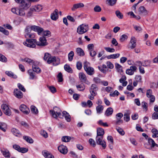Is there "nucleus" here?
<instances>
[{
	"instance_id": "nucleus-1",
	"label": "nucleus",
	"mask_w": 158,
	"mask_h": 158,
	"mask_svg": "<svg viewBox=\"0 0 158 158\" xmlns=\"http://www.w3.org/2000/svg\"><path fill=\"white\" fill-rule=\"evenodd\" d=\"M39 40L40 41L37 42L35 39H27L26 41L23 42V44L25 46L31 48H35L36 45L39 46H44L47 45L46 40L44 36L40 37Z\"/></svg>"
},
{
	"instance_id": "nucleus-2",
	"label": "nucleus",
	"mask_w": 158,
	"mask_h": 158,
	"mask_svg": "<svg viewBox=\"0 0 158 158\" xmlns=\"http://www.w3.org/2000/svg\"><path fill=\"white\" fill-rule=\"evenodd\" d=\"M61 111L60 109L56 106L54 107L53 110H50V113L52 114V116L56 118H57L58 116L59 118H62L64 117L65 119L68 122H70L71 120L70 118V116L67 112L66 111H63L62 112L63 115H61Z\"/></svg>"
},
{
	"instance_id": "nucleus-3",
	"label": "nucleus",
	"mask_w": 158,
	"mask_h": 158,
	"mask_svg": "<svg viewBox=\"0 0 158 158\" xmlns=\"http://www.w3.org/2000/svg\"><path fill=\"white\" fill-rule=\"evenodd\" d=\"M44 59L48 64H52L53 66H56L60 63L59 60L54 56H51L48 53L44 54Z\"/></svg>"
},
{
	"instance_id": "nucleus-4",
	"label": "nucleus",
	"mask_w": 158,
	"mask_h": 158,
	"mask_svg": "<svg viewBox=\"0 0 158 158\" xmlns=\"http://www.w3.org/2000/svg\"><path fill=\"white\" fill-rule=\"evenodd\" d=\"M98 90V88L95 84H92L89 88V92L90 95L88 96V98L91 100L94 98V96L97 94V91Z\"/></svg>"
},
{
	"instance_id": "nucleus-5",
	"label": "nucleus",
	"mask_w": 158,
	"mask_h": 158,
	"mask_svg": "<svg viewBox=\"0 0 158 158\" xmlns=\"http://www.w3.org/2000/svg\"><path fill=\"white\" fill-rule=\"evenodd\" d=\"M88 24H82L79 25L77 29V32L79 34L82 35L87 32L89 30Z\"/></svg>"
},
{
	"instance_id": "nucleus-6",
	"label": "nucleus",
	"mask_w": 158,
	"mask_h": 158,
	"mask_svg": "<svg viewBox=\"0 0 158 158\" xmlns=\"http://www.w3.org/2000/svg\"><path fill=\"white\" fill-rule=\"evenodd\" d=\"M11 11L13 13L21 16H24L25 15V13L23 8L14 7L11 9Z\"/></svg>"
},
{
	"instance_id": "nucleus-7",
	"label": "nucleus",
	"mask_w": 158,
	"mask_h": 158,
	"mask_svg": "<svg viewBox=\"0 0 158 158\" xmlns=\"http://www.w3.org/2000/svg\"><path fill=\"white\" fill-rule=\"evenodd\" d=\"M103 137L96 136V143L101 145L104 149L106 148V142L103 139Z\"/></svg>"
},
{
	"instance_id": "nucleus-8",
	"label": "nucleus",
	"mask_w": 158,
	"mask_h": 158,
	"mask_svg": "<svg viewBox=\"0 0 158 158\" xmlns=\"http://www.w3.org/2000/svg\"><path fill=\"white\" fill-rule=\"evenodd\" d=\"M21 60L22 61L27 62L30 64H32V69H40L37 65L34 64V61L31 59L26 57L24 59H22Z\"/></svg>"
},
{
	"instance_id": "nucleus-9",
	"label": "nucleus",
	"mask_w": 158,
	"mask_h": 158,
	"mask_svg": "<svg viewBox=\"0 0 158 158\" xmlns=\"http://www.w3.org/2000/svg\"><path fill=\"white\" fill-rule=\"evenodd\" d=\"M31 27L28 26L26 27L25 29V36L26 38H34L35 37V35L33 34H31V31H32Z\"/></svg>"
},
{
	"instance_id": "nucleus-10",
	"label": "nucleus",
	"mask_w": 158,
	"mask_h": 158,
	"mask_svg": "<svg viewBox=\"0 0 158 158\" xmlns=\"http://www.w3.org/2000/svg\"><path fill=\"white\" fill-rule=\"evenodd\" d=\"M136 40L135 38L132 37L130 43L127 46L128 48L130 50L134 49L136 46Z\"/></svg>"
},
{
	"instance_id": "nucleus-11",
	"label": "nucleus",
	"mask_w": 158,
	"mask_h": 158,
	"mask_svg": "<svg viewBox=\"0 0 158 158\" xmlns=\"http://www.w3.org/2000/svg\"><path fill=\"white\" fill-rule=\"evenodd\" d=\"M1 109L3 113L6 115L10 116L11 115L10 110L8 105L6 104H3L1 106Z\"/></svg>"
},
{
	"instance_id": "nucleus-12",
	"label": "nucleus",
	"mask_w": 158,
	"mask_h": 158,
	"mask_svg": "<svg viewBox=\"0 0 158 158\" xmlns=\"http://www.w3.org/2000/svg\"><path fill=\"white\" fill-rule=\"evenodd\" d=\"M13 147L15 150L22 153L26 152L28 151V150L26 148H20L19 145L17 144L14 145Z\"/></svg>"
},
{
	"instance_id": "nucleus-13",
	"label": "nucleus",
	"mask_w": 158,
	"mask_h": 158,
	"mask_svg": "<svg viewBox=\"0 0 158 158\" xmlns=\"http://www.w3.org/2000/svg\"><path fill=\"white\" fill-rule=\"evenodd\" d=\"M20 110L24 114H28L30 112V110L25 105L22 104L20 105L19 107Z\"/></svg>"
},
{
	"instance_id": "nucleus-14",
	"label": "nucleus",
	"mask_w": 158,
	"mask_h": 158,
	"mask_svg": "<svg viewBox=\"0 0 158 158\" xmlns=\"http://www.w3.org/2000/svg\"><path fill=\"white\" fill-rule=\"evenodd\" d=\"M31 27L32 30L35 31L37 32L39 35H40L43 31V28L39 26L33 25L31 26Z\"/></svg>"
},
{
	"instance_id": "nucleus-15",
	"label": "nucleus",
	"mask_w": 158,
	"mask_h": 158,
	"mask_svg": "<svg viewBox=\"0 0 158 158\" xmlns=\"http://www.w3.org/2000/svg\"><path fill=\"white\" fill-rule=\"evenodd\" d=\"M20 4V7H22L20 8H23L24 11V10L27 9L31 6L29 3L25 0H23V1H22Z\"/></svg>"
},
{
	"instance_id": "nucleus-16",
	"label": "nucleus",
	"mask_w": 158,
	"mask_h": 158,
	"mask_svg": "<svg viewBox=\"0 0 158 158\" xmlns=\"http://www.w3.org/2000/svg\"><path fill=\"white\" fill-rule=\"evenodd\" d=\"M84 6V4L81 2L75 4L73 5L71 8V10L72 11H75L77 9L79 8H83Z\"/></svg>"
},
{
	"instance_id": "nucleus-17",
	"label": "nucleus",
	"mask_w": 158,
	"mask_h": 158,
	"mask_svg": "<svg viewBox=\"0 0 158 158\" xmlns=\"http://www.w3.org/2000/svg\"><path fill=\"white\" fill-rule=\"evenodd\" d=\"M58 10L56 9L51 14V18L53 20L56 21L58 18Z\"/></svg>"
},
{
	"instance_id": "nucleus-18",
	"label": "nucleus",
	"mask_w": 158,
	"mask_h": 158,
	"mask_svg": "<svg viewBox=\"0 0 158 158\" xmlns=\"http://www.w3.org/2000/svg\"><path fill=\"white\" fill-rule=\"evenodd\" d=\"M59 151L63 154H66L67 152V147L63 145H61L58 147Z\"/></svg>"
},
{
	"instance_id": "nucleus-19",
	"label": "nucleus",
	"mask_w": 158,
	"mask_h": 158,
	"mask_svg": "<svg viewBox=\"0 0 158 158\" xmlns=\"http://www.w3.org/2000/svg\"><path fill=\"white\" fill-rule=\"evenodd\" d=\"M141 66L142 63L140 61H137L135 62L134 66L130 67V69H137V66L139 67V69H141Z\"/></svg>"
},
{
	"instance_id": "nucleus-20",
	"label": "nucleus",
	"mask_w": 158,
	"mask_h": 158,
	"mask_svg": "<svg viewBox=\"0 0 158 158\" xmlns=\"http://www.w3.org/2000/svg\"><path fill=\"white\" fill-rule=\"evenodd\" d=\"M14 95L18 98H21L23 97L22 92L18 89H15L14 92Z\"/></svg>"
},
{
	"instance_id": "nucleus-21",
	"label": "nucleus",
	"mask_w": 158,
	"mask_h": 158,
	"mask_svg": "<svg viewBox=\"0 0 158 158\" xmlns=\"http://www.w3.org/2000/svg\"><path fill=\"white\" fill-rule=\"evenodd\" d=\"M138 11L140 14H142L144 15H147L148 13V11L145 9L143 6H141L139 7Z\"/></svg>"
},
{
	"instance_id": "nucleus-22",
	"label": "nucleus",
	"mask_w": 158,
	"mask_h": 158,
	"mask_svg": "<svg viewBox=\"0 0 158 158\" xmlns=\"http://www.w3.org/2000/svg\"><path fill=\"white\" fill-rule=\"evenodd\" d=\"M42 153L45 158H54V156L48 151H44L42 152Z\"/></svg>"
},
{
	"instance_id": "nucleus-23",
	"label": "nucleus",
	"mask_w": 158,
	"mask_h": 158,
	"mask_svg": "<svg viewBox=\"0 0 158 158\" xmlns=\"http://www.w3.org/2000/svg\"><path fill=\"white\" fill-rule=\"evenodd\" d=\"M104 134V131L103 129L100 127L97 129V136L103 137Z\"/></svg>"
},
{
	"instance_id": "nucleus-24",
	"label": "nucleus",
	"mask_w": 158,
	"mask_h": 158,
	"mask_svg": "<svg viewBox=\"0 0 158 158\" xmlns=\"http://www.w3.org/2000/svg\"><path fill=\"white\" fill-rule=\"evenodd\" d=\"M84 69H94L90 66V63L87 61H85L83 63Z\"/></svg>"
},
{
	"instance_id": "nucleus-25",
	"label": "nucleus",
	"mask_w": 158,
	"mask_h": 158,
	"mask_svg": "<svg viewBox=\"0 0 158 158\" xmlns=\"http://www.w3.org/2000/svg\"><path fill=\"white\" fill-rule=\"evenodd\" d=\"M113 112V110L111 107L108 108L105 111V114L106 116H109L112 114Z\"/></svg>"
},
{
	"instance_id": "nucleus-26",
	"label": "nucleus",
	"mask_w": 158,
	"mask_h": 158,
	"mask_svg": "<svg viewBox=\"0 0 158 158\" xmlns=\"http://www.w3.org/2000/svg\"><path fill=\"white\" fill-rule=\"evenodd\" d=\"M3 156L6 158H10V154L9 151L7 149H4L3 150H1Z\"/></svg>"
},
{
	"instance_id": "nucleus-27",
	"label": "nucleus",
	"mask_w": 158,
	"mask_h": 158,
	"mask_svg": "<svg viewBox=\"0 0 158 158\" xmlns=\"http://www.w3.org/2000/svg\"><path fill=\"white\" fill-rule=\"evenodd\" d=\"M28 73L30 76V79H33L35 77V71L34 70H28Z\"/></svg>"
},
{
	"instance_id": "nucleus-28",
	"label": "nucleus",
	"mask_w": 158,
	"mask_h": 158,
	"mask_svg": "<svg viewBox=\"0 0 158 158\" xmlns=\"http://www.w3.org/2000/svg\"><path fill=\"white\" fill-rule=\"evenodd\" d=\"M76 52L78 55L80 56H84L85 55L84 51L80 48H77L76 49Z\"/></svg>"
},
{
	"instance_id": "nucleus-29",
	"label": "nucleus",
	"mask_w": 158,
	"mask_h": 158,
	"mask_svg": "<svg viewBox=\"0 0 158 158\" xmlns=\"http://www.w3.org/2000/svg\"><path fill=\"white\" fill-rule=\"evenodd\" d=\"M11 132L15 136L19 137L21 136V134L19 131L17 129L13 128L11 129Z\"/></svg>"
},
{
	"instance_id": "nucleus-30",
	"label": "nucleus",
	"mask_w": 158,
	"mask_h": 158,
	"mask_svg": "<svg viewBox=\"0 0 158 158\" xmlns=\"http://www.w3.org/2000/svg\"><path fill=\"white\" fill-rule=\"evenodd\" d=\"M117 0H106V3L110 6H114Z\"/></svg>"
},
{
	"instance_id": "nucleus-31",
	"label": "nucleus",
	"mask_w": 158,
	"mask_h": 158,
	"mask_svg": "<svg viewBox=\"0 0 158 158\" xmlns=\"http://www.w3.org/2000/svg\"><path fill=\"white\" fill-rule=\"evenodd\" d=\"M42 9V6L41 5H38L35 6L34 7H32V10H34L35 11L39 12Z\"/></svg>"
},
{
	"instance_id": "nucleus-32",
	"label": "nucleus",
	"mask_w": 158,
	"mask_h": 158,
	"mask_svg": "<svg viewBox=\"0 0 158 158\" xmlns=\"http://www.w3.org/2000/svg\"><path fill=\"white\" fill-rule=\"evenodd\" d=\"M104 109L102 105H98L96 107V110L98 114H100L102 113Z\"/></svg>"
},
{
	"instance_id": "nucleus-33",
	"label": "nucleus",
	"mask_w": 158,
	"mask_h": 158,
	"mask_svg": "<svg viewBox=\"0 0 158 158\" xmlns=\"http://www.w3.org/2000/svg\"><path fill=\"white\" fill-rule=\"evenodd\" d=\"M148 142H149V145L151 148V150L154 151L153 148L154 147L155 141L151 138H149L148 139Z\"/></svg>"
},
{
	"instance_id": "nucleus-34",
	"label": "nucleus",
	"mask_w": 158,
	"mask_h": 158,
	"mask_svg": "<svg viewBox=\"0 0 158 158\" xmlns=\"http://www.w3.org/2000/svg\"><path fill=\"white\" fill-rule=\"evenodd\" d=\"M23 139L27 142L30 143H32L33 142V140L30 137L26 136H24Z\"/></svg>"
},
{
	"instance_id": "nucleus-35",
	"label": "nucleus",
	"mask_w": 158,
	"mask_h": 158,
	"mask_svg": "<svg viewBox=\"0 0 158 158\" xmlns=\"http://www.w3.org/2000/svg\"><path fill=\"white\" fill-rule=\"evenodd\" d=\"M6 74L8 76L14 78H16L17 77V76L11 71H7L6 72Z\"/></svg>"
},
{
	"instance_id": "nucleus-36",
	"label": "nucleus",
	"mask_w": 158,
	"mask_h": 158,
	"mask_svg": "<svg viewBox=\"0 0 158 158\" xmlns=\"http://www.w3.org/2000/svg\"><path fill=\"white\" fill-rule=\"evenodd\" d=\"M120 56V54L117 53L116 54H113L108 56L107 58L108 59H116L118 58Z\"/></svg>"
},
{
	"instance_id": "nucleus-37",
	"label": "nucleus",
	"mask_w": 158,
	"mask_h": 158,
	"mask_svg": "<svg viewBox=\"0 0 158 158\" xmlns=\"http://www.w3.org/2000/svg\"><path fill=\"white\" fill-rule=\"evenodd\" d=\"M74 56V52L72 51L68 54V60L69 61H71L73 59Z\"/></svg>"
},
{
	"instance_id": "nucleus-38",
	"label": "nucleus",
	"mask_w": 158,
	"mask_h": 158,
	"mask_svg": "<svg viewBox=\"0 0 158 158\" xmlns=\"http://www.w3.org/2000/svg\"><path fill=\"white\" fill-rule=\"evenodd\" d=\"M71 139V137L70 136H65L62 137L61 140L62 141L64 142H69Z\"/></svg>"
},
{
	"instance_id": "nucleus-39",
	"label": "nucleus",
	"mask_w": 158,
	"mask_h": 158,
	"mask_svg": "<svg viewBox=\"0 0 158 158\" xmlns=\"http://www.w3.org/2000/svg\"><path fill=\"white\" fill-rule=\"evenodd\" d=\"M31 112L34 114H37L38 113L37 109L34 106H31Z\"/></svg>"
},
{
	"instance_id": "nucleus-40",
	"label": "nucleus",
	"mask_w": 158,
	"mask_h": 158,
	"mask_svg": "<svg viewBox=\"0 0 158 158\" xmlns=\"http://www.w3.org/2000/svg\"><path fill=\"white\" fill-rule=\"evenodd\" d=\"M152 132L153 134L152 137L153 138L157 137V135L158 134V131L155 128H153L152 130Z\"/></svg>"
},
{
	"instance_id": "nucleus-41",
	"label": "nucleus",
	"mask_w": 158,
	"mask_h": 158,
	"mask_svg": "<svg viewBox=\"0 0 158 158\" xmlns=\"http://www.w3.org/2000/svg\"><path fill=\"white\" fill-rule=\"evenodd\" d=\"M6 127V125L4 123L0 122V129L4 132H5L6 130L5 128Z\"/></svg>"
},
{
	"instance_id": "nucleus-42",
	"label": "nucleus",
	"mask_w": 158,
	"mask_h": 158,
	"mask_svg": "<svg viewBox=\"0 0 158 158\" xmlns=\"http://www.w3.org/2000/svg\"><path fill=\"white\" fill-rule=\"evenodd\" d=\"M57 78H58V82H61L63 81V78L62 73L60 72L59 73L57 76Z\"/></svg>"
},
{
	"instance_id": "nucleus-43",
	"label": "nucleus",
	"mask_w": 158,
	"mask_h": 158,
	"mask_svg": "<svg viewBox=\"0 0 158 158\" xmlns=\"http://www.w3.org/2000/svg\"><path fill=\"white\" fill-rule=\"evenodd\" d=\"M77 89L79 91H82L85 89L84 85L83 84H80L76 86Z\"/></svg>"
},
{
	"instance_id": "nucleus-44",
	"label": "nucleus",
	"mask_w": 158,
	"mask_h": 158,
	"mask_svg": "<svg viewBox=\"0 0 158 158\" xmlns=\"http://www.w3.org/2000/svg\"><path fill=\"white\" fill-rule=\"evenodd\" d=\"M151 61L150 60H148L144 61L142 63V66H148L150 65Z\"/></svg>"
},
{
	"instance_id": "nucleus-45",
	"label": "nucleus",
	"mask_w": 158,
	"mask_h": 158,
	"mask_svg": "<svg viewBox=\"0 0 158 158\" xmlns=\"http://www.w3.org/2000/svg\"><path fill=\"white\" fill-rule=\"evenodd\" d=\"M79 77L80 79L82 81H85L86 79L85 76L83 73H80L79 74Z\"/></svg>"
},
{
	"instance_id": "nucleus-46",
	"label": "nucleus",
	"mask_w": 158,
	"mask_h": 158,
	"mask_svg": "<svg viewBox=\"0 0 158 158\" xmlns=\"http://www.w3.org/2000/svg\"><path fill=\"white\" fill-rule=\"evenodd\" d=\"M48 87L50 89L51 92L53 94L56 93V88L53 86H48Z\"/></svg>"
},
{
	"instance_id": "nucleus-47",
	"label": "nucleus",
	"mask_w": 158,
	"mask_h": 158,
	"mask_svg": "<svg viewBox=\"0 0 158 158\" xmlns=\"http://www.w3.org/2000/svg\"><path fill=\"white\" fill-rule=\"evenodd\" d=\"M116 129L118 132L121 135H123L125 134V132L123 130L119 127H117Z\"/></svg>"
},
{
	"instance_id": "nucleus-48",
	"label": "nucleus",
	"mask_w": 158,
	"mask_h": 158,
	"mask_svg": "<svg viewBox=\"0 0 158 158\" xmlns=\"http://www.w3.org/2000/svg\"><path fill=\"white\" fill-rule=\"evenodd\" d=\"M115 14L116 16L119 18L122 19L123 18V16L122 14L119 10H117L115 11Z\"/></svg>"
},
{
	"instance_id": "nucleus-49",
	"label": "nucleus",
	"mask_w": 158,
	"mask_h": 158,
	"mask_svg": "<svg viewBox=\"0 0 158 158\" xmlns=\"http://www.w3.org/2000/svg\"><path fill=\"white\" fill-rule=\"evenodd\" d=\"M124 118L126 122L129 121L130 119L129 114L128 113H125L124 115Z\"/></svg>"
},
{
	"instance_id": "nucleus-50",
	"label": "nucleus",
	"mask_w": 158,
	"mask_h": 158,
	"mask_svg": "<svg viewBox=\"0 0 158 158\" xmlns=\"http://www.w3.org/2000/svg\"><path fill=\"white\" fill-rule=\"evenodd\" d=\"M136 70H126V73L130 75H132L136 72Z\"/></svg>"
},
{
	"instance_id": "nucleus-51",
	"label": "nucleus",
	"mask_w": 158,
	"mask_h": 158,
	"mask_svg": "<svg viewBox=\"0 0 158 158\" xmlns=\"http://www.w3.org/2000/svg\"><path fill=\"white\" fill-rule=\"evenodd\" d=\"M0 61L3 62H6L7 61L6 58L5 56L0 53Z\"/></svg>"
},
{
	"instance_id": "nucleus-52",
	"label": "nucleus",
	"mask_w": 158,
	"mask_h": 158,
	"mask_svg": "<svg viewBox=\"0 0 158 158\" xmlns=\"http://www.w3.org/2000/svg\"><path fill=\"white\" fill-rule=\"evenodd\" d=\"M104 49L107 52H113L115 51L114 49L110 47H105Z\"/></svg>"
},
{
	"instance_id": "nucleus-53",
	"label": "nucleus",
	"mask_w": 158,
	"mask_h": 158,
	"mask_svg": "<svg viewBox=\"0 0 158 158\" xmlns=\"http://www.w3.org/2000/svg\"><path fill=\"white\" fill-rule=\"evenodd\" d=\"M127 38L128 37L125 34L121 36L120 38V40L121 42H123L125 40L127 39Z\"/></svg>"
},
{
	"instance_id": "nucleus-54",
	"label": "nucleus",
	"mask_w": 158,
	"mask_h": 158,
	"mask_svg": "<svg viewBox=\"0 0 158 158\" xmlns=\"http://www.w3.org/2000/svg\"><path fill=\"white\" fill-rule=\"evenodd\" d=\"M93 81L94 82L97 84L101 83L102 81L98 77L94 78L93 79Z\"/></svg>"
},
{
	"instance_id": "nucleus-55",
	"label": "nucleus",
	"mask_w": 158,
	"mask_h": 158,
	"mask_svg": "<svg viewBox=\"0 0 158 158\" xmlns=\"http://www.w3.org/2000/svg\"><path fill=\"white\" fill-rule=\"evenodd\" d=\"M40 134L41 135L45 138H47L48 137V134L47 132L44 130L41 131Z\"/></svg>"
},
{
	"instance_id": "nucleus-56",
	"label": "nucleus",
	"mask_w": 158,
	"mask_h": 158,
	"mask_svg": "<svg viewBox=\"0 0 158 158\" xmlns=\"http://www.w3.org/2000/svg\"><path fill=\"white\" fill-rule=\"evenodd\" d=\"M101 8L99 6H96L94 8V10L95 12H100L101 10Z\"/></svg>"
},
{
	"instance_id": "nucleus-57",
	"label": "nucleus",
	"mask_w": 158,
	"mask_h": 158,
	"mask_svg": "<svg viewBox=\"0 0 158 158\" xmlns=\"http://www.w3.org/2000/svg\"><path fill=\"white\" fill-rule=\"evenodd\" d=\"M87 73L89 75H91L94 73V70H85Z\"/></svg>"
},
{
	"instance_id": "nucleus-58",
	"label": "nucleus",
	"mask_w": 158,
	"mask_h": 158,
	"mask_svg": "<svg viewBox=\"0 0 158 158\" xmlns=\"http://www.w3.org/2000/svg\"><path fill=\"white\" fill-rule=\"evenodd\" d=\"M51 33L49 31H46L44 32V36L49 37L51 36Z\"/></svg>"
},
{
	"instance_id": "nucleus-59",
	"label": "nucleus",
	"mask_w": 158,
	"mask_h": 158,
	"mask_svg": "<svg viewBox=\"0 0 158 158\" xmlns=\"http://www.w3.org/2000/svg\"><path fill=\"white\" fill-rule=\"evenodd\" d=\"M152 90L150 89H149L146 92V95L147 97L149 98L150 97H151V96H152Z\"/></svg>"
},
{
	"instance_id": "nucleus-60",
	"label": "nucleus",
	"mask_w": 158,
	"mask_h": 158,
	"mask_svg": "<svg viewBox=\"0 0 158 158\" xmlns=\"http://www.w3.org/2000/svg\"><path fill=\"white\" fill-rule=\"evenodd\" d=\"M89 141L90 145H93L94 147L95 146L96 143L95 141L92 139H90Z\"/></svg>"
},
{
	"instance_id": "nucleus-61",
	"label": "nucleus",
	"mask_w": 158,
	"mask_h": 158,
	"mask_svg": "<svg viewBox=\"0 0 158 158\" xmlns=\"http://www.w3.org/2000/svg\"><path fill=\"white\" fill-rule=\"evenodd\" d=\"M76 66L77 69H81L82 67L81 63L80 61H78L76 64Z\"/></svg>"
},
{
	"instance_id": "nucleus-62",
	"label": "nucleus",
	"mask_w": 158,
	"mask_h": 158,
	"mask_svg": "<svg viewBox=\"0 0 158 158\" xmlns=\"http://www.w3.org/2000/svg\"><path fill=\"white\" fill-rule=\"evenodd\" d=\"M152 118L153 119H158V113L154 112L152 114Z\"/></svg>"
},
{
	"instance_id": "nucleus-63",
	"label": "nucleus",
	"mask_w": 158,
	"mask_h": 158,
	"mask_svg": "<svg viewBox=\"0 0 158 158\" xmlns=\"http://www.w3.org/2000/svg\"><path fill=\"white\" fill-rule=\"evenodd\" d=\"M107 65L108 68L109 69H112L114 68L113 64L111 62H107Z\"/></svg>"
},
{
	"instance_id": "nucleus-64",
	"label": "nucleus",
	"mask_w": 158,
	"mask_h": 158,
	"mask_svg": "<svg viewBox=\"0 0 158 158\" xmlns=\"http://www.w3.org/2000/svg\"><path fill=\"white\" fill-rule=\"evenodd\" d=\"M89 54L91 56L94 57L97 54L96 52L94 51V50H92L90 51Z\"/></svg>"
}]
</instances>
